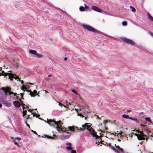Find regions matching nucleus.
I'll return each mask as SVG.
<instances>
[{
  "instance_id": "1",
  "label": "nucleus",
  "mask_w": 153,
  "mask_h": 153,
  "mask_svg": "<svg viewBox=\"0 0 153 153\" xmlns=\"http://www.w3.org/2000/svg\"><path fill=\"white\" fill-rule=\"evenodd\" d=\"M47 123H48L51 126H53L56 128L58 131H61L62 132H65L68 130L67 129L64 127H62V123L61 121L56 122L51 120L47 119Z\"/></svg>"
},
{
  "instance_id": "56",
  "label": "nucleus",
  "mask_w": 153,
  "mask_h": 153,
  "mask_svg": "<svg viewBox=\"0 0 153 153\" xmlns=\"http://www.w3.org/2000/svg\"><path fill=\"white\" fill-rule=\"evenodd\" d=\"M30 84H32V83H30Z\"/></svg>"
},
{
  "instance_id": "3",
  "label": "nucleus",
  "mask_w": 153,
  "mask_h": 153,
  "mask_svg": "<svg viewBox=\"0 0 153 153\" xmlns=\"http://www.w3.org/2000/svg\"><path fill=\"white\" fill-rule=\"evenodd\" d=\"M1 75L4 76L8 75L9 78L11 80H13V78H15V79H19L18 76H16L15 75H14L11 73H5L4 71H1L0 70V75Z\"/></svg>"
},
{
  "instance_id": "44",
  "label": "nucleus",
  "mask_w": 153,
  "mask_h": 153,
  "mask_svg": "<svg viewBox=\"0 0 153 153\" xmlns=\"http://www.w3.org/2000/svg\"><path fill=\"white\" fill-rule=\"evenodd\" d=\"M47 137L48 138H53V137H52L51 136L50 137L49 136H48V137Z\"/></svg>"
},
{
  "instance_id": "36",
  "label": "nucleus",
  "mask_w": 153,
  "mask_h": 153,
  "mask_svg": "<svg viewBox=\"0 0 153 153\" xmlns=\"http://www.w3.org/2000/svg\"><path fill=\"white\" fill-rule=\"evenodd\" d=\"M72 104V103L71 102H69L68 104L67 103V105H71V104Z\"/></svg>"
},
{
  "instance_id": "37",
  "label": "nucleus",
  "mask_w": 153,
  "mask_h": 153,
  "mask_svg": "<svg viewBox=\"0 0 153 153\" xmlns=\"http://www.w3.org/2000/svg\"><path fill=\"white\" fill-rule=\"evenodd\" d=\"M14 144L17 146H18L19 145V144L17 143V142H15V143H14Z\"/></svg>"
},
{
  "instance_id": "8",
  "label": "nucleus",
  "mask_w": 153,
  "mask_h": 153,
  "mask_svg": "<svg viewBox=\"0 0 153 153\" xmlns=\"http://www.w3.org/2000/svg\"><path fill=\"white\" fill-rule=\"evenodd\" d=\"M29 53L31 54L35 55L39 58H42V54L38 53L36 51L30 50L29 51Z\"/></svg>"
},
{
  "instance_id": "34",
  "label": "nucleus",
  "mask_w": 153,
  "mask_h": 153,
  "mask_svg": "<svg viewBox=\"0 0 153 153\" xmlns=\"http://www.w3.org/2000/svg\"><path fill=\"white\" fill-rule=\"evenodd\" d=\"M104 13L106 15H110V14L107 12H104Z\"/></svg>"
},
{
  "instance_id": "5",
  "label": "nucleus",
  "mask_w": 153,
  "mask_h": 153,
  "mask_svg": "<svg viewBox=\"0 0 153 153\" xmlns=\"http://www.w3.org/2000/svg\"><path fill=\"white\" fill-rule=\"evenodd\" d=\"M136 133L134 134V132L133 134L135 135L137 137V138L139 140H144L145 139L146 136L141 131H136Z\"/></svg>"
},
{
  "instance_id": "32",
  "label": "nucleus",
  "mask_w": 153,
  "mask_h": 153,
  "mask_svg": "<svg viewBox=\"0 0 153 153\" xmlns=\"http://www.w3.org/2000/svg\"><path fill=\"white\" fill-rule=\"evenodd\" d=\"M26 113H25V112H23V117H24L25 115H26Z\"/></svg>"
},
{
  "instance_id": "40",
  "label": "nucleus",
  "mask_w": 153,
  "mask_h": 153,
  "mask_svg": "<svg viewBox=\"0 0 153 153\" xmlns=\"http://www.w3.org/2000/svg\"><path fill=\"white\" fill-rule=\"evenodd\" d=\"M16 139H15V138L14 140H13V142H14V143H15V142H16Z\"/></svg>"
},
{
  "instance_id": "6",
  "label": "nucleus",
  "mask_w": 153,
  "mask_h": 153,
  "mask_svg": "<svg viewBox=\"0 0 153 153\" xmlns=\"http://www.w3.org/2000/svg\"><path fill=\"white\" fill-rule=\"evenodd\" d=\"M82 26L87 30L92 32H97V30L93 28L91 26L83 24Z\"/></svg>"
},
{
  "instance_id": "59",
  "label": "nucleus",
  "mask_w": 153,
  "mask_h": 153,
  "mask_svg": "<svg viewBox=\"0 0 153 153\" xmlns=\"http://www.w3.org/2000/svg\"><path fill=\"white\" fill-rule=\"evenodd\" d=\"M153 153V152H152V153Z\"/></svg>"
},
{
  "instance_id": "18",
  "label": "nucleus",
  "mask_w": 153,
  "mask_h": 153,
  "mask_svg": "<svg viewBox=\"0 0 153 153\" xmlns=\"http://www.w3.org/2000/svg\"><path fill=\"white\" fill-rule=\"evenodd\" d=\"M68 128L71 131H74L76 129V127L74 126H69Z\"/></svg>"
},
{
  "instance_id": "29",
  "label": "nucleus",
  "mask_w": 153,
  "mask_h": 153,
  "mask_svg": "<svg viewBox=\"0 0 153 153\" xmlns=\"http://www.w3.org/2000/svg\"><path fill=\"white\" fill-rule=\"evenodd\" d=\"M15 139L19 140H21V138L20 137H16L15 138Z\"/></svg>"
},
{
  "instance_id": "58",
  "label": "nucleus",
  "mask_w": 153,
  "mask_h": 153,
  "mask_svg": "<svg viewBox=\"0 0 153 153\" xmlns=\"http://www.w3.org/2000/svg\"><path fill=\"white\" fill-rule=\"evenodd\" d=\"M85 119L86 120V118L85 117Z\"/></svg>"
},
{
  "instance_id": "20",
  "label": "nucleus",
  "mask_w": 153,
  "mask_h": 153,
  "mask_svg": "<svg viewBox=\"0 0 153 153\" xmlns=\"http://www.w3.org/2000/svg\"><path fill=\"white\" fill-rule=\"evenodd\" d=\"M20 102H21V104L22 106V107H23V110H24V106L25 105V104H24L22 102V101L20 100ZM23 112H25L26 113V112H27V111L26 110H25V111H24V110L23 111Z\"/></svg>"
},
{
  "instance_id": "30",
  "label": "nucleus",
  "mask_w": 153,
  "mask_h": 153,
  "mask_svg": "<svg viewBox=\"0 0 153 153\" xmlns=\"http://www.w3.org/2000/svg\"><path fill=\"white\" fill-rule=\"evenodd\" d=\"M71 153H76V151L75 150H71Z\"/></svg>"
},
{
  "instance_id": "42",
  "label": "nucleus",
  "mask_w": 153,
  "mask_h": 153,
  "mask_svg": "<svg viewBox=\"0 0 153 153\" xmlns=\"http://www.w3.org/2000/svg\"><path fill=\"white\" fill-rule=\"evenodd\" d=\"M107 122V121H106V120H104V123H106Z\"/></svg>"
},
{
  "instance_id": "53",
  "label": "nucleus",
  "mask_w": 153,
  "mask_h": 153,
  "mask_svg": "<svg viewBox=\"0 0 153 153\" xmlns=\"http://www.w3.org/2000/svg\"><path fill=\"white\" fill-rule=\"evenodd\" d=\"M118 141H120V140H119V139H118Z\"/></svg>"
},
{
  "instance_id": "12",
  "label": "nucleus",
  "mask_w": 153,
  "mask_h": 153,
  "mask_svg": "<svg viewBox=\"0 0 153 153\" xmlns=\"http://www.w3.org/2000/svg\"><path fill=\"white\" fill-rule=\"evenodd\" d=\"M84 7L80 6L79 7V10L81 11H85L88 9V7L85 4H84Z\"/></svg>"
},
{
  "instance_id": "10",
  "label": "nucleus",
  "mask_w": 153,
  "mask_h": 153,
  "mask_svg": "<svg viewBox=\"0 0 153 153\" xmlns=\"http://www.w3.org/2000/svg\"><path fill=\"white\" fill-rule=\"evenodd\" d=\"M91 8L92 10L101 13H102V10L101 9L95 6H91Z\"/></svg>"
},
{
  "instance_id": "17",
  "label": "nucleus",
  "mask_w": 153,
  "mask_h": 153,
  "mask_svg": "<svg viewBox=\"0 0 153 153\" xmlns=\"http://www.w3.org/2000/svg\"><path fill=\"white\" fill-rule=\"evenodd\" d=\"M122 117L126 119H129L132 120H134V119L131 117H129L128 115L123 114L122 115Z\"/></svg>"
},
{
  "instance_id": "51",
  "label": "nucleus",
  "mask_w": 153,
  "mask_h": 153,
  "mask_svg": "<svg viewBox=\"0 0 153 153\" xmlns=\"http://www.w3.org/2000/svg\"><path fill=\"white\" fill-rule=\"evenodd\" d=\"M75 110H76V111H77V109H76V108H75Z\"/></svg>"
},
{
  "instance_id": "52",
  "label": "nucleus",
  "mask_w": 153,
  "mask_h": 153,
  "mask_svg": "<svg viewBox=\"0 0 153 153\" xmlns=\"http://www.w3.org/2000/svg\"><path fill=\"white\" fill-rule=\"evenodd\" d=\"M27 110L28 111H30V110H28V109Z\"/></svg>"
},
{
  "instance_id": "7",
  "label": "nucleus",
  "mask_w": 153,
  "mask_h": 153,
  "mask_svg": "<svg viewBox=\"0 0 153 153\" xmlns=\"http://www.w3.org/2000/svg\"><path fill=\"white\" fill-rule=\"evenodd\" d=\"M121 39L125 42L127 44H129L132 45H135V43L134 42L129 39L126 38H121Z\"/></svg>"
},
{
  "instance_id": "55",
  "label": "nucleus",
  "mask_w": 153,
  "mask_h": 153,
  "mask_svg": "<svg viewBox=\"0 0 153 153\" xmlns=\"http://www.w3.org/2000/svg\"><path fill=\"white\" fill-rule=\"evenodd\" d=\"M65 102H66L67 103V102H67V101L66 100Z\"/></svg>"
},
{
  "instance_id": "22",
  "label": "nucleus",
  "mask_w": 153,
  "mask_h": 153,
  "mask_svg": "<svg viewBox=\"0 0 153 153\" xmlns=\"http://www.w3.org/2000/svg\"><path fill=\"white\" fill-rule=\"evenodd\" d=\"M130 8H131L132 12H134L136 11V9L134 7L131 6L130 7Z\"/></svg>"
},
{
  "instance_id": "14",
  "label": "nucleus",
  "mask_w": 153,
  "mask_h": 153,
  "mask_svg": "<svg viewBox=\"0 0 153 153\" xmlns=\"http://www.w3.org/2000/svg\"><path fill=\"white\" fill-rule=\"evenodd\" d=\"M67 145L66 149L68 150H70L72 149V145L70 143H66Z\"/></svg>"
},
{
  "instance_id": "57",
  "label": "nucleus",
  "mask_w": 153,
  "mask_h": 153,
  "mask_svg": "<svg viewBox=\"0 0 153 153\" xmlns=\"http://www.w3.org/2000/svg\"><path fill=\"white\" fill-rule=\"evenodd\" d=\"M53 136H55V135H54V134L53 135Z\"/></svg>"
},
{
  "instance_id": "45",
  "label": "nucleus",
  "mask_w": 153,
  "mask_h": 153,
  "mask_svg": "<svg viewBox=\"0 0 153 153\" xmlns=\"http://www.w3.org/2000/svg\"><path fill=\"white\" fill-rule=\"evenodd\" d=\"M64 59L65 60H66L67 59V58L66 57H65L64 58Z\"/></svg>"
},
{
  "instance_id": "16",
  "label": "nucleus",
  "mask_w": 153,
  "mask_h": 153,
  "mask_svg": "<svg viewBox=\"0 0 153 153\" xmlns=\"http://www.w3.org/2000/svg\"><path fill=\"white\" fill-rule=\"evenodd\" d=\"M30 94L31 97H34L36 95H37V91L36 90H34L33 92L30 91Z\"/></svg>"
},
{
  "instance_id": "49",
  "label": "nucleus",
  "mask_w": 153,
  "mask_h": 153,
  "mask_svg": "<svg viewBox=\"0 0 153 153\" xmlns=\"http://www.w3.org/2000/svg\"><path fill=\"white\" fill-rule=\"evenodd\" d=\"M51 75H51V74L49 75H48V77H50V76H51Z\"/></svg>"
},
{
  "instance_id": "27",
  "label": "nucleus",
  "mask_w": 153,
  "mask_h": 153,
  "mask_svg": "<svg viewBox=\"0 0 153 153\" xmlns=\"http://www.w3.org/2000/svg\"><path fill=\"white\" fill-rule=\"evenodd\" d=\"M59 105L60 106H63L64 107H66V106L65 105H63V104H62V103H61L60 102H59Z\"/></svg>"
},
{
  "instance_id": "11",
  "label": "nucleus",
  "mask_w": 153,
  "mask_h": 153,
  "mask_svg": "<svg viewBox=\"0 0 153 153\" xmlns=\"http://www.w3.org/2000/svg\"><path fill=\"white\" fill-rule=\"evenodd\" d=\"M66 133L67 134L66 135L64 134L62 135L61 136V138L63 140H65L68 139L71 136V134L70 133H68V132H66Z\"/></svg>"
},
{
  "instance_id": "19",
  "label": "nucleus",
  "mask_w": 153,
  "mask_h": 153,
  "mask_svg": "<svg viewBox=\"0 0 153 153\" xmlns=\"http://www.w3.org/2000/svg\"><path fill=\"white\" fill-rule=\"evenodd\" d=\"M145 119L146 120V121H148L149 122V123H151L152 124V121L151 120L150 117H145Z\"/></svg>"
},
{
  "instance_id": "48",
  "label": "nucleus",
  "mask_w": 153,
  "mask_h": 153,
  "mask_svg": "<svg viewBox=\"0 0 153 153\" xmlns=\"http://www.w3.org/2000/svg\"><path fill=\"white\" fill-rule=\"evenodd\" d=\"M1 107H2V105L1 103H0V108H1Z\"/></svg>"
},
{
  "instance_id": "4",
  "label": "nucleus",
  "mask_w": 153,
  "mask_h": 153,
  "mask_svg": "<svg viewBox=\"0 0 153 153\" xmlns=\"http://www.w3.org/2000/svg\"><path fill=\"white\" fill-rule=\"evenodd\" d=\"M1 89L4 91L5 95H7L8 94L12 97L17 95L16 93H14L13 92L10 91V88L9 87H3L1 88Z\"/></svg>"
},
{
  "instance_id": "43",
  "label": "nucleus",
  "mask_w": 153,
  "mask_h": 153,
  "mask_svg": "<svg viewBox=\"0 0 153 153\" xmlns=\"http://www.w3.org/2000/svg\"><path fill=\"white\" fill-rule=\"evenodd\" d=\"M26 123L27 125L30 128L29 125L28 124H27L26 122Z\"/></svg>"
},
{
  "instance_id": "15",
  "label": "nucleus",
  "mask_w": 153,
  "mask_h": 153,
  "mask_svg": "<svg viewBox=\"0 0 153 153\" xmlns=\"http://www.w3.org/2000/svg\"><path fill=\"white\" fill-rule=\"evenodd\" d=\"M13 103L16 107H19L20 106V103L18 101H14Z\"/></svg>"
},
{
  "instance_id": "9",
  "label": "nucleus",
  "mask_w": 153,
  "mask_h": 153,
  "mask_svg": "<svg viewBox=\"0 0 153 153\" xmlns=\"http://www.w3.org/2000/svg\"><path fill=\"white\" fill-rule=\"evenodd\" d=\"M115 146L113 147V149L117 152H123V149L120 148L119 146H117L116 144L114 145Z\"/></svg>"
},
{
  "instance_id": "41",
  "label": "nucleus",
  "mask_w": 153,
  "mask_h": 153,
  "mask_svg": "<svg viewBox=\"0 0 153 153\" xmlns=\"http://www.w3.org/2000/svg\"><path fill=\"white\" fill-rule=\"evenodd\" d=\"M32 132H33L34 133L36 134H37V133L36 132V131H33V130H32Z\"/></svg>"
},
{
  "instance_id": "31",
  "label": "nucleus",
  "mask_w": 153,
  "mask_h": 153,
  "mask_svg": "<svg viewBox=\"0 0 153 153\" xmlns=\"http://www.w3.org/2000/svg\"><path fill=\"white\" fill-rule=\"evenodd\" d=\"M72 91L73 92L76 94H77V95L78 94H77V93L76 92V91L74 90H73Z\"/></svg>"
},
{
  "instance_id": "33",
  "label": "nucleus",
  "mask_w": 153,
  "mask_h": 153,
  "mask_svg": "<svg viewBox=\"0 0 153 153\" xmlns=\"http://www.w3.org/2000/svg\"><path fill=\"white\" fill-rule=\"evenodd\" d=\"M76 130H77V131H76L77 132H78V131L79 130V128H78V127L76 126Z\"/></svg>"
},
{
  "instance_id": "39",
  "label": "nucleus",
  "mask_w": 153,
  "mask_h": 153,
  "mask_svg": "<svg viewBox=\"0 0 153 153\" xmlns=\"http://www.w3.org/2000/svg\"><path fill=\"white\" fill-rule=\"evenodd\" d=\"M140 125L142 126H143V127H145L146 126V125H144V124H141Z\"/></svg>"
},
{
  "instance_id": "38",
  "label": "nucleus",
  "mask_w": 153,
  "mask_h": 153,
  "mask_svg": "<svg viewBox=\"0 0 153 153\" xmlns=\"http://www.w3.org/2000/svg\"><path fill=\"white\" fill-rule=\"evenodd\" d=\"M149 34L152 37H153V33H149Z\"/></svg>"
},
{
  "instance_id": "54",
  "label": "nucleus",
  "mask_w": 153,
  "mask_h": 153,
  "mask_svg": "<svg viewBox=\"0 0 153 153\" xmlns=\"http://www.w3.org/2000/svg\"><path fill=\"white\" fill-rule=\"evenodd\" d=\"M33 117L35 116V114H33Z\"/></svg>"
},
{
  "instance_id": "21",
  "label": "nucleus",
  "mask_w": 153,
  "mask_h": 153,
  "mask_svg": "<svg viewBox=\"0 0 153 153\" xmlns=\"http://www.w3.org/2000/svg\"><path fill=\"white\" fill-rule=\"evenodd\" d=\"M148 18H149V19H150V20H151V21H152L153 20V18L152 17L149 15V14H148Z\"/></svg>"
},
{
  "instance_id": "25",
  "label": "nucleus",
  "mask_w": 153,
  "mask_h": 153,
  "mask_svg": "<svg viewBox=\"0 0 153 153\" xmlns=\"http://www.w3.org/2000/svg\"><path fill=\"white\" fill-rule=\"evenodd\" d=\"M122 25L124 26H126L127 25V23L126 22H122Z\"/></svg>"
},
{
  "instance_id": "2",
  "label": "nucleus",
  "mask_w": 153,
  "mask_h": 153,
  "mask_svg": "<svg viewBox=\"0 0 153 153\" xmlns=\"http://www.w3.org/2000/svg\"><path fill=\"white\" fill-rule=\"evenodd\" d=\"M87 124V123H85L84 124L82 125V126L84 128H86L93 136L95 137V138H98L99 137H102V134L101 133H100V136L97 135L94 129L92 128L90 126L88 125Z\"/></svg>"
},
{
  "instance_id": "35",
  "label": "nucleus",
  "mask_w": 153,
  "mask_h": 153,
  "mask_svg": "<svg viewBox=\"0 0 153 153\" xmlns=\"http://www.w3.org/2000/svg\"><path fill=\"white\" fill-rule=\"evenodd\" d=\"M23 94H22V93H21L20 94V96H21V98H23Z\"/></svg>"
},
{
  "instance_id": "50",
  "label": "nucleus",
  "mask_w": 153,
  "mask_h": 153,
  "mask_svg": "<svg viewBox=\"0 0 153 153\" xmlns=\"http://www.w3.org/2000/svg\"><path fill=\"white\" fill-rule=\"evenodd\" d=\"M45 91V93H48V91Z\"/></svg>"
},
{
  "instance_id": "28",
  "label": "nucleus",
  "mask_w": 153,
  "mask_h": 153,
  "mask_svg": "<svg viewBox=\"0 0 153 153\" xmlns=\"http://www.w3.org/2000/svg\"><path fill=\"white\" fill-rule=\"evenodd\" d=\"M82 127L83 128H79V130L81 131H82L84 129H85L86 128H84L82 126ZM86 129H87L86 128Z\"/></svg>"
},
{
  "instance_id": "23",
  "label": "nucleus",
  "mask_w": 153,
  "mask_h": 153,
  "mask_svg": "<svg viewBox=\"0 0 153 153\" xmlns=\"http://www.w3.org/2000/svg\"><path fill=\"white\" fill-rule=\"evenodd\" d=\"M21 89L22 90H24L26 89V88L24 85H23L22 87H21Z\"/></svg>"
},
{
  "instance_id": "46",
  "label": "nucleus",
  "mask_w": 153,
  "mask_h": 153,
  "mask_svg": "<svg viewBox=\"0 0 153 153\" xmlns=\"http://www.w3.org/2000/svg\"><path fill=\"white\" fill-rule=\"evenodd\" d=\"M127 112H130L131 111V110H127Z\"/></svg>"
},
{
  "instance_id": "24",
  "label": "nucleus",
  "mask_w": 153,
  "mask_h": 153,
  "mask_svg": "<svg viewBox=\"0 0 153 153\" xmlns=\"http://www.w3.org/2000/svg\"><path fill=\"white\" fill-rule=\"evenodd\" d=\"M122 133H119L117 135V136L118 137H120V138H121L122 136Z\"/></svg>"
},
{
  "instance_id": "26",
  "label": "nucleus",
  "mask_w": 153,
  "mask_h": 153,
  "mask_svg": "<svg viewBox=\"0 0 153 153\" xmlns=\"http://www.w3.org/2000/svg\"><path fill=\"white\" fill-rule=\"evenodd\" d=\"M77 115L78 116H80V117H84V116H83L81 114L78 113L77 114Z\"/></svg>"
},
{
  "instance_id": "13",
  "label": "nucleus",
  "mask_w": 153,
  "mask_h": 153,
  "mask_svg": "<svg viewBox=\"0 0 153 153\" xmlns=\"http://www.w3.org/2000/svg\"><path fill=\"white\" fill-rule=\"evenodd\" d=\"M2 103L6 106L10 107L11 106V104L10 102H8L6 100H4L2 101Z\"/></svg>"
},
{
  "instance_id": "47",
  "label": "nucleus",
  "mask_w": 153,
  "mask_h": 153,
  "mask_svg": "<svg viewBox=\"0 0 153 153\" xmlns=\"http://www.w3.org/2000/svg\"><path fill=\"white\" fill-rule=\"evenodd\" d=\"M25 118H26L27 119L28 118H29V116H28L27 117H25Z\"/></svg>"
}]
</instances>
